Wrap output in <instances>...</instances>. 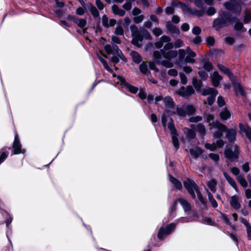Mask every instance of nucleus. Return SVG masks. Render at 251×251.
Segmentation results:
<instances>
[{"label":"nucleus","instance_id":"nucleus-54","mask_svg":"<svg viewBox=\"0 0 251 251\" xmlns=\"http://www.w3.org/2000/svg\"><path fill=\"white\" fill-rule=\"evenodd\" d=\"M174 47V45L170 42L166 44L162 50H164L166 51L170 50Z\"/></svg>","mask_w":251,"mask_h":251},{"label":"nucleus","instance_id":"nucleus-56","mask_svg":"<svg viewBox=\"0 0 251 251\" xmlns=\"http://www.w3.org/2000/svg\"><path fill=\"white\" fill-rule=\"evenodd\" d=\"M204 11H198L197 10H192V12L191 13L192 14L195 15L198 17L202 16L204 14Z\"/></svg>","mask_w":251,"mask_h":251},{"label":"nucleus","instance_id":"nucleus-34","mask_svg":"<svg viewBox=\"0 0 251 251\" xmlns=\"http://www.w3.org/2000/svg\"><path fill=\"white\" fill-rule=\"evenodd\" d=\"M130 54L134 62L139 63L141 62V57L138 53L135 51H132Z\"/></svg>","mask_w":251,"mask_h":251},{"label":"nucleus","instance_id":"nucleus-55","mask_svg":"<svg viewBox=\"0 0 251 251\" xmlns=\"http://www.w3.org/2000/svg\"><path fill=\"white\" fill-rule=\"evenodd\" d=\"M217 103L220 107H222L225 104V100L222 96H219L217 99Z\"/></svg>","mask_w":251,"mask_h":251},{"label":"nucleus","instance_id":"nucleus-62","mask_svg":"<svg viewBox=\"0 0 251 251\" xmlns=\"http://www.w3.org/2000/svg\"><path fill=\"white\" fill-rule=\"evenodd\" d=\"M216 13L215 9L213 7H209L206 11V13L208 15L211 16Z\"/></svg>","mask_w":251,"mask_h":251},{"label":"nucleus","instance_id":"nucleus-18","mask_svg":"<svg viewBox=\"0 0 251 251\" xmlns=\"http://www.w3.org/2000/svg\"><path fill=\"white\" fill-rule=\"evenodd\" d=\"M220 117L222 120H226L228 119L231 116L230 111L227 108L223 109L220 113Z\"/></svg>","mask_w":251,"mask_h":251},{"label":"nucleus","instance_id":"nucleus-22","mask_svg":"<svg viewBox=\"0 0 251 251\" xmlns=\"http://www.w3.org/2000/svg\"><path fill=\"white\" fill-rule=\"evenodd\" d=\"M208 188L213 193L216 192V186L217 185V181L215 179H212L207 183Z\"/></svg>","mask_w":251,"mask_h":251},{"label":"nucleus","instance_id":"nucleus-44","mask_svg":"<svg viewBox=\"0 0 251 251\" xmlns=\"http://www.w3.org/2000/svg\"><path fill=\"white\" fill-rule=\"evenodd\" d=\"M152 32L155 36H159L162 34L163 31L161 28L155 27L153 29Z\"/></svg>","mask_w":251,"mask_h":251},{"label":"nucleus","instance_id":"nucleus-46","mask_svg":"<svg viewBox=\"0 0 251 251\" xmlns=\"http://www.w3.org/2000/svg\"><path fill=\"white\" fill-rule=\"evenodd\" d=\"M205 147L208 149V150H210V151H214L217 148V146L216 145V144L215 143H213V144H208V143H206L205 144Z\"/></svg>","mask_w":251,"mask_h":251},{"label":"nucleus","instance_id":"nucleus-3","mask_svg":"<svg viewBox=\"0 0 251 251\" xmlns=\"http://www.w3.org/2000/svg\"><path fill=\"white\" fill-rule=\"evenodd\" d=\"M214 126L216 127H217L219 130L221 131H226V137L228 139L229 142L233 141L236 135V129H227L226 126L221 124L220 122H216L214 123Z\"/></svg>","mask_w":251,"mask_h":251},{"label":"nucleus","instance_id":"nucleus-58","mask_svg":"<svg viewBox=\"0 0 251 251\" xmlns=\"http://www.w3.org/2000/svg\"><path fill=\"white\" fill-rule=\"evenodd\" d=\"M123 8L126 10H129L131 9L132 5L131 1H127L123 6Z\"/></svg>","mask_w":251,"mask_h":251},{"label":"nucleus","instance_id":"nucleus-27","mask_svg":"<svg viewBox=\"0 0 251 251\" xmlns=\"http://www.w3.org/2000/svg\"><path fill=\"white\" fill-rule=\"evenodd\" d=\"M170 180L176 189L178 190H181L182 189V186L181 183L178 180L176 179L173 176H170Z\"/></svg>","mask_w":251,"mask_h":251},{"label":"nucleus","instance_id":"nucleus-61","mask_svg":"<svg viewBox=\"0 0 251 251\" xmlns=\"http://www.w3.org/2000/svg\"><path fill=\"white\" fill-rule=\"evenodd\" d=\"M96 4L100 10H102L104 8V4L100 0H96Z\"/></svg>","mask_w":251,"mask_h":251},{"label":"nucleus","instance_id":"nucleus-29","mask_svg":"<svg viewBox=\"0 0 251 251\" xmlns=\"http://www.w3.org/2000/svg\"><path fill=\"white\" fill-rule=\"evenodd\" d=\"M195 129L202 136H204L206 133V129L204 126L201 124L197 125L195 128Z\"/></svg>","mask_w":251,"mask_h":251},{"label":"nucleus","instance_id":"nucleus-12","mask_svg":"<svg viewBox=\"0 0 251 251\" xmlns=\"http://www.w3.org/2000/svg\"><path fill=\"white\" fill-rule=\"evenodd\" d=\"M239 127L241 132H244L246 133L247 137L251 141V128L248 125L240 123Z\"/></svg>","mask_w":251,"mask_h":251},{"label":"nucleus","instance_id":"nucleus-11","mask_svg":"<svg viewBox=\"0 0 251 251\" xmlns=\"http://www.w3.org/2000/svg\"><path fill=\"white\" fill-rule=\"evenodd\" d=\"M118 78L122 84H123L126 88L131 93L135 94L138 91V88L136 87H134L132 85H130L129 84L126 82L125 79L120 76H119Z\"/></svg>","mask_w":251,"mask_h":251},{"label":"nucleus","instance_id":"nucleus-47","mask_svg":"<svg viewBox=\"0 0 251 251\" xmlns=\"http://www.w3.org/2000/svg\"><path fill=\"white\" fill-rule=\"evenodd\" d=\"M203 68L205 70L209 72L212 69L213 66L210 62H205L203 63Z\"/></svg>","mask_w":251,"mask_h":251},{"label":"nucleus","instance_id":"nucleus-23","mask_svg":"<svg viewBox=\"0 0 251 251\" xmlns=\"http://www.w3.org/2000/svg\"><path fill=\"white\" fill-rule=\"evenodd\" d=\"M223 174L228 182L236 191H237V186L235 180L232 178H231L226 172H224Z\"/></svg>","mask_w":251,"mask_h":251},{"label":"nucleus","instance_id":"nucleus-19","mask_svg":"<svg viewBox=\"0 0 251 251\" xmlns=\"http://www.w3.org/2000/svg\"><path fill=\"white\" fill-rule=\"evenodd\" d=\"M177 201H178L182 205L185 211H190L191 210L190 204L185 199L179 198L177 199Z\"/></svg>","mask_w":251,"mask_h":251},{"label":"nucleus","instance_id":"nucleus-26","mask_svg":"<svg viewBox=\"0 0 251 251\" xmlns=\"http://www.w3.org/2000/svg\"><path fill=\"white\" fill-rule=\"evenodd\" d=\"M166 27L167 29L171 33H179V29L174 25L172 24L170 22H168L166 25Z\"/></svg>","mask_w":251,"mask_h":251},{"label":"nucleus","instance_id":"nucleus-1","mask_svg":"<svg viewBox=\"0 0 251 251\" xmlns=\"http://www.w3.org/2000/svg\"><path fill=\"white\" fill-rule=\"evenodd\" d=\"M177 54V51L175 50L166 51L164 50H160V51H154L153 56L157 64L169 68L174 66V64L171 61V59L176 57Z\"/></svg>","mask_w":251,"mask_h":251},{"label":"nucleus","instance_id":"nucleus-20","mask_svg":"<svg viewBox=\"0 0 251 251\" xmlns=\"http://www.w3.org/2000/svg\"><path fill=\"white\" fill-rule=\"evenodd\" d=\"M13 148L14 149V153L15 154H18L21 152V145L17 135L15 136Z\"/></svg>","mask_w":251,"mask_h":251},{"label":"nucleus","instance_id":"nucleus-21","mask_svg":"<svg viewBox=\"0 0 251 251\" xmlns=\"http://www.w3.org/2000/svg\"><path fill=\"white\" fill-rule=\"evenodd\" d=\"M230 203L234 209H238L240 207V204L238 202V198L236 196H233L231 197Z\"/></svg>","mask_w":251,"mask_h":251},{"label":"nucleus","instance_id":"nucleus-6","mask_svg":"<svg viewBox=\"0 0 251 251\" xmlns=\"http://www.w3.org/2000/svg\"><path fill=\"white\" fill-rule=\"evenodd\" d=\"M172 114H177L179 116H185L186 115V112L181 108L176 107V109L175 108L173 110H166L162 117V123L164 126H166V122L167 121V118L170 115Z\"/></svg>","mask_w":251,"mask_h":251},{"label":"nucleus","instance_id":"nucleus-59","mask_svg":"<svg viewBox=\"0 0 251 251\" xmlns=\"http://www.w3.org/2000/svg\"><path fill=\"white\" fill-rule=\"evenodd\" d=\"M85 9H86V7L84 8L83 7H79L78 8H77V9L76 10V14L79 15H82L83 14H84Z\"/></svg>","mask_w":251,"mask_h":251},{"label":"nucleus","instance_id":"nucleus-16","mask_svg":"<svg viewBox=\"0 0 251 251\" xmlns=\"http://www.w3.org/2000/svg\"><path fill=\"white\" fill-rule=\"evenodd\" d=\"M170 41L171 39L169 36L163 35L160 38L158 42L155 43V46L158 49H160L162 47L164 43H166L167 44L170 42Z\"/></svg>","mask_w":251,"mask_h":251},{"label":"nucleus","instance_id":"nucleus-42","mask_svg":"<svg viewBox=\"0 0 251 251\" xmlns=\"http://www.w3.org/2000/svg\"><path fill=\"white\" fill-rule=\"evenodd\" d=\"M197 195V196L200 200V201L204 205H206V201L204 200V198L202 197V194L201 193V192H200L199 191V189L196 192Z\"/></svg>","mask_w":251,"mask_h":251},{"label":"nucleus","instance_id":"nucleus-37","mask_svg":"<svg viewBox=\"0 0 251 251\" xmlns=\"http://www.w3.org/2000/svg\"><path fill=\"white\" fill-rule=\"evenodd\" d=\"M234 18L235 20L232 21V22H236V24L234 25V29L236 30H240L242 29L243 28V24L241 22L238 21L236 18Z\"/></svg>","mask_w":251,"mask_h":251},{"label":"nucleus","instance_id":"nucleus-2","mask_svg":"<svg viewBox=\"0 0 251 251\" xmlns=\"http://www.w3.org/2000/svg\"><path fill=\"white\" fill-rule=\"evenodd\" d=\"M220 16L221 18L216 19L213 23V26L216 30H219L224 26H227L229 22L235 20L234 17H231L229 14L225 12H223Z\"/></svg>","mask_w":251,"mask_h":251},{"label":"nucleus","instance_id":"nucleus-38","mask_svg":"<svg viewBox=\"0 0 251 251\" xmlns=\"http://www.w3.org/2000/svg\"><path fill=\"white\" fill-rule=\"evenodd\" d=\"M178 3L180 4L181 8L184 12H186L190 14H191V13L192 12V9L189 7L188 5L182 3L180 2H178Z\"/></svg>","mask_w":251,"mask_h":251},{"label":"nucleus","instance_id":"nucleus-4","mask_svg":"<svg viewBox=\"0 0 251 251\" xmlns=\"http://www.w3.org/2000/svg\"><path fill=\"white\" fill-rule=\"evenodd\" d=\"M183 185L192 198L194 199H196L195 192L199 190L197 184L193 180L187 178L186 180L183 181Z\"/></svg>","mask_w":251,"mask_h":251},{"label":"nucleus","instance_id":"nucleus-25","mask_svg":"<svg viewBox=\"0 0 251 251\" xmlns=\"http://www.w3.org/2000/svg\"><path fill=\"white\" fill-rule=\"evenodd\" d=\"M218 68L222 72L227 74L231 80H234V77L233 75L231 74V73L230 72V71L227 68H226V67H225L223 65H221V64H219L218 65Z\"/></svg>","mask_w":251,"mask_h":251},{"label":"nucleus","instance_id":"nucleus-7","mask_svg":"<svg viewBox=\"0 0 251 251\" xmlns=\"http://www.w3.org/2000/svg\"><path fill=\"white\" fill-rule=\"evenodd\" d=\"M218 94L217 91L212 88L206 87L203 89L202 95L203 96L210 95L207 98V101L209 105H211L215 101V98Z\"/></svg>","mask_w":251,"mask_h":251},{"label":"nucleus","instance_id":"nucleus-53","mask_svg":"<svg viewBox=\"0 0 251 251\" xmlns=\"http://www.w3.org/2000/svg\"><path fill=\"white\" fill-rule=\"evenodd\" d=\"M186 110L187 112L190 114H193L196 111L195 107L192 105H189L187 106Z\"/></svg>","mask_w":251,"mask_h":251},{"label":"nucleus","instance_id":"nucleus-60","mask_svg":"<svg viewBox=\"0 0 251 251\" xmlns=\"http://www.w3.org/2000/svg\"><path fill=\"white\" fill-rule=\"evenodd\" d=\"M177 74V71L174 69H170L168 72V74L172 76H176Z\"/></svg>","mask_w":251,"mask_h":251},{"label":"nucleus","instance_id":"nucleus-5","mask_svg":"<svg viewBox=\"0 0 251 251\" xmlns=\"http://www.w3.org/2000/svg\"><path fill=\"white\" fill-rule=\"evenodd\" d=\"M130 29L133 37L132 43L138 48L141 47V45L139 43L143 40V36L141 32H139L137 26L135 25H132L130 26Z\"/></svg>","mask_w":251,"mask_h":251},{"label":"nucleus","instance_id":"nucleus-63","mask_svg":"<svg viewBox=\"0 0 251 251\" xmlns=\"http://www.w3.org/2000/svg\"><path fill=\"white\" fill-rule=\"evenodd\" d=\"M201 32V29L199 26H194L192 29V32L195 35H199Z\"/></svg>","mask_w":251,"mask_h":251},{"label":"nucleus","instance_id":"nucleus-28","mask_svg":"<svg viewBox=\"0 0 251 251\" xmlns=\"http://www.w3.org/2000/svg\"><path fill=\"white\" fill-rule=\"evenodd\" d=\"M207 194L208 200L210 202L212 206L214 208H216L218 206V204L214 198L212 194L208 190H207Z\"/></svg>","mask_w":251,"mask_h":251},{"label":"nucleus","instance_id":"nucleus-35","mask_svg":"<svg viewBox=\"0 0 251 251\" xmlns=\"http://www.w3.org/2000/svg\"><path fill=\"white\" fill-rule=\"evenodd\" d=\"M75 23L80 28H84L86 25V20L84 19H76Z\"/></svg>","mask_w":251,"mask_h":251},{"label":"nucleus","instance_id":"nucleus-45","mask_svg":"<svg viewBox=\"0 0 251 251\" xmlns=\"http://www.w3.org/2000/svg\"><path fill=\"white\" fill-rule=\"evenodd\" d=\"M179 77L182 84H186L187 82V78L186 76L182 73H179Z\"/></svg>","mask_w":251,"mask_h":251},{"label":"nucleus","instance_id":"nucleus-49","mask_svg":"<svg viewBox=\"0 0 251 251\" xmlns=\"http://www.w3.org/2000/svg\"><path fill=\"white\" fill-rule=\"evenodd\" d=\"M99 59L100 61L102 63L104 68L106 70L109 72H112V70L111 68L109 67L108 65L107 62L101 57H99Z\"/></svg>","mask_w":251,"mask_h":251},{"label":"nucleus","instance_id":"nucleus-13","mask_svg":"<svg viewBox=\"0 0 251 251\" xmlns=\"http://www.w3.org/2000/svg\"><path fill=\"white\" fill-rule=\"evenodd\" d=\"M116 23V21L115 19L108 20L106 15H104L102 18V24L103 26L106 27L114 26Z\"/></svg>","mask_w":251,"mask_h":251},{"label":"nucleus","instance_id":"nucleus-52","mask_svg":"<svg viewBox=\"0 0 251 251\" xmlns=\"http://www.w3.org/2000/svg\"><path fill=\"white\" fill-rule=\"evenodd\" d=\"M236 91L237 92L239 93L242 96L245 95V91L243 89V88H242V87L240 84H238L236 86Z\"/></svg>","mask_w":251,"mask_h":251},{"label":"nucleus","instance_id":"nucleus-14","mask_svg":"<svg viewBox=\"0 0 251 251\" xmlns=\"http://www.w3.org/2000/svg\"><path fill=\"white\" fill-rule=\"evenodd\" d=\"M225 156L229 160L233 161L237 158L238 156V152L237 151L234 152L230 149H226L225 152Z\"/></svg>","mask_w":251,"mask_h":251},{"label":"nucleus","instance_id":"nucleus-9","mask_svg":"<svg viewBox=\"0 0 251 251\" xmlns=\"http://www.w3.org/2000/svg\"><path fill=\"white\" fill-rule=\"evenodd\" d=\"M168 127L171 131V132L172 134V141L174 146L175 148L178 149L179 147V142L177 138L178 134L175 127L174 124L173 123L172 118H170V122L168 124Z\"/></svg>","mask_w":251,"mask_h":251},{"label":"nucleus","instance_id":"nucleus-39","mask_svg":"<svg viewBox=\"0 0 251 251\" xmlns=\"http://www.w3.org/2000/svg\"><path fill=\"white\" fill-rule=\"evenodd\" d=\"M186 130V135L187 137L190 139H193L195 136L196 133L195 132L191 129L187 128Z\"/></svg>","mask_w":251,"mask_h":251},{"label":"nucleus","instance_id":"nucleus-10","mask_svg":"<svg viewBox=\"0 0 251 251\" xmlns=\"http://www.w3.org/2000/svg\"><path fill=\"white\" fill-rule=\"evenodd\" d=\"M175 226L173 224L169 225L164 230L163 228H161L158 232V237L160 239H162L164 236L170 234L171 231L175 228Z\"/></svg>","mask_w":251,"mask_h":251},{"label":"nucleus","instance_id":"nucleus-30","mask_svg":"<svg viewBox=\"0 0 251 251\" xmlns=\"http://www.w3.org/2000/svg\"><path fill=\"white\" fill-rule=\"evenodd\" d=\"M190 153L194 157H198L202 152V151L199 148H195L190 150Z\"/></svg>","mask_w":251,"mask_h":251},{"label":"nucleus","instance_id":"nucleus-50","mask_svg":"<svg viewBox=\"0 0 251 251\" xmlns=\"http://www.w3.org/2000/svg\"><path fill=\"white\" fill-rule=\"evenodd\" d=\"M140 70L143 74H146L148 71L147 65L145 63H143L140 66Z\"/></svg>","mask_w":251,"mask_h":251},{"label":"nucleus","instance_id":"nucleus-48","mask_svg":"<svg viewBox=\"0 0 251 251\" xmlns=\"http://www.w3.org/2000/svg\"><path fill=\"white\" fill-rule=\"evenodd\" d=\"M177 52L179 55V59L180 61H181L182 59H184L186 55L185 50L183 49H180L178 50Z\"/></svg>","mask_w":251,"mask_h":251},{"label":"nucleus","instance_id":"nucleus-64","mask_svg":"<svg viewBox=\"0 0 251 251\" xmlns=\"http://www.w3.org/2000/svg\"><path fill=\"white\" fill-rule=\"evenodd\" d=\"M215 43V39L213 37H208L207 38V44L208 46H213Z\"/></svg>","mask_w":251,"mask_h":251},{"label":"nucleus","instance_id":"nucleus-51","mask_svg":"<svg viewBox=\"0 0 251 251\" xmlns=\"http://www.w3.org/2000/svg\"><path fill=\"white\" fill-rule=\"evenodd\" d=\"M144 19V16L142 15L135 17L133 18V21L137 24H139L143 21Z\"/></svg>","mask_w":251,"mask_h":251},{"label":"nucleus","instance_id":"nucleus-15","mask_svg":"<svg viewBox=\"0 0 251 251\" xmlns=\"http://www.w3.org/2000/svg\"><path fill=\"white\" fill-rule=\"evenodd\" d=\"M212 83L214 86L217 87L222 80V77L219 74L218 72H214L211 76Z\"/></svg>","mask_w":251,"mask_h":251},{"label":"nucleus","instance_id":"nucleus-41","mask_svg":"<svg viewBox=\"0 0 251 251\" xmlns=\"http://www.w3.org/2000/svg\"><path fill=\"white\" fill-rule=\"evenodd\" d=\"M202 117L200 116H197L192 117L189 118V121L191 123H197L202 120Z\"/></svg>","mask_w":251,"mask_h":251},{"label":"nucleus","instance_id":"nucleus-33","mask_svg":"<svg viewBox=\"0 0 251 251\" xmlns=\"http://www.w3.org/2000/svg\"><path fill=\"white\" fill-rule=\"evenodd\" d=\"M237 179L243 187H246L248 186V183L244 178V176L243 175H238L237 176Z\"/></svg>","mask_w":251,"mask_h":251},{"label":"nucleus","instance_id":"nucleus-31","mask_svg":"<svg viewBox=\"0 0 251 251\" xmlns=\"http://www.w3.org/2000/svg\"><path fill=\"white\" fill-rule=\"evenodd\" d=\"M88 5L90 11L93 17L95 18L98 17L99 16V13L96 7L91 3H89Z\"/></svg>","mask_w":251,"mask_h":251},{"label":"nucleus","instance_id":"nucleus-40","mask_svg":"<svg viewBox=\"0 0 251 251\" xmlns=\"http://www.w3.org/2000/svg\"><path fill=\"white\" fill-rule=\"evenodd\" d=\"M141 33L143 36V38L144 37L145 38L148 39H151V35L150 32L145 29H143L141 30Z\"/></svg>","mask_w":251,"mask_h":251},{"label":"nucleus","instance_id":"nucleus-24","mask_svg":"<svg viewBox=\"0 0 251 251\" xmlns=\"http://www.w3.org/2000/svg\"><path fill=\"white\" fill-rule=\"evenodd\" d=\"M112 10L113 13L115 15L123 16L125 14V11L116 4H114L112 6Z\"/></svg>","mask_w":251,"mask_h":251},{"label":"nucleus","instance_id":"nucleus-32","mask_svg":"<svg viewBox=\"0 0 251 251\" xmlns=\"http://www.w3.org/2000/svg\"><path fill=\"white\" fill-rule=\"evenodd\" d=\"M192 83L197 91H200L202 87V82L196 78H193Z\"/></svg>","mask_w":251,"mask_h":251},{"label":"nucleus","instance_id":"nucleus-43","mask_svg":"<svg viewBox=\"0 0 251 251\" xmlns=\"http://www.w3.org/2000/svg\"><path fill=\"white\" fill-rule=\"evenodd\" d=\"M115 33L118 35H123L124 33L123 28L120 25L118 26L115 29Z\"/></svg>","mask_w":251,"mask_h":251},{"label":"nucleus","instance_id":"nucleus-57","mask_svg":"<svg viewBox=\"0 0 251 251\" xmlns=\"http://www.w3.org/2000/svg\"><path fill=\"white\" fill-rule=\"evenodd\" d=\"M209 157L215 161H218L219 160V156L218 154L211 153L209 154Z\"/></svg>","mask_w":251,"mask_h":251},{"label":"nucleus","instance_id":"nucleus-17","mask_svg":"<svg viewBox=\"0 0 251 251\" xmlns=\"http://www.w3.org/2000/svg\"><path fill=\"white\" fill-rule=\"evenodd\" d=\"M165 106L167 108V110L173 109L175 108V103L173 99L170 97H166L164 99Z\"/></svg>","mask_w":251,"mask_h":251},{"label":"nucleus","instance_id":"nucleus-8","mask_svg":"<svg viewBox=\"0 0 251 251\" xmlns=\"http://www.w3.org/2000/svg\"><path fill=\"white\" fill-rule=\"evenodd\" d=\"M176 94L183 98H187L193 95L195 93V90L192 86H188L186 87H181L176 91Z\"/></svg>","mask_w":251,"mask_h":251},{"label":"nucleus","instance_id":"nucleus-36","mask_svg":"<svg viewBox=\"0 0 251 251\" xmlns=\"http://www.w3.org/2000/svg\"><path fill=\"white\" fill-rule=\"evenodd\" d=\"M113 49L115 51V53L119 57H120L121 59L126 61V59L124 55L117 46H114L113 47Z\"/></svg>","mask_w":251,"mask_h":251}]
</instances>
